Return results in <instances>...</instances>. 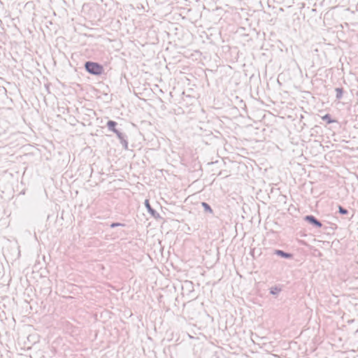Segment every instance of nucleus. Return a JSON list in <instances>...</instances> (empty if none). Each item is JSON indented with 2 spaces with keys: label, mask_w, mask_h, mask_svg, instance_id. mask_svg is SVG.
<instances>
[{
  "label": "nucleus",
  "mask_w": 358,
  "mask_h": 358,
  "mask_svg": "<svg viewBox=\"0 0 358 358\" xmlns=\"http://www.w3.org/2000/svg\"><path fill=\"white\" fill-rule=\"evenodd\" d=\"M145 206L148 211V213L155 218H159L160 217V215L155 210L152 208L150 202H149V200L146 199L145 201Z\"/></svg>",
  "instance_id": "4"
},
{
  "label": "nucleus",
  "mask_w": 358,
  "mask_h": 358,
  "mask_svg": "<svg viewBox=\"0 0 358 358\" xmlns=\"http://www.w3.org/2000/svg\"><path fill=\"white\" fill-rule=\"evenodd\" d=\"M119 138L120 143L124 150H128V141L127 140V136L125 134L122 133L120 131H117L115 133Z\"/></svg>",
  "instance_id": "3"
},
{
  "label": "nucleus",
  "mask_w": 358,
  "mask_h": 358,
  "mask_svg": "<svg viewBox=\"0 0 358 358\" xmlns=\"http://www.w3.org/2000/svg\"><path fill=\"white\" fill-rule=\"evenodd\" d=\"M335 91L336 92V97L337 99H341L343 96V90L341 87H337L335 89Z\"/></svg>",
  "instance_id": "9"
},
{
  "label": "nucleus",
  "mask_w": 358,
  "mask_h": 358,
  "mask_svg": "<svg viewBox=\"0 0 358 358\" xmlns=\"http://www.w3.org/2000/svg\"><path fill=\"white\" fill-rule=\"evenodd\" d=\"M322 119L326 121L327 124H331L336 122V120L331 119V115L328 113L322 116Z\"/></svg>",
  "instance_id": "8"
},
{
  "label": "nucleus",
  "mask_w": 358,
  "mask_h": 358,
  "mask_svg": "<svg viewBox=\"0 0 358 358\" xmlns=\"http://www.w3.org/2000/svg\"><path fill=\"white\" fill-rule=\"evenodd\" d=\"M119 226H124V224H122V223H120V222H113L110 227L111 228H115L116 227H119Z\"/></svg>",
  "instance_id": "12"
},
{
  "label": "nucleus",
  "mask_w": 358,
  "mask_h": 358,
  "mask_svg": "<svg viewBox=\"0 0 358 358\" xmlns=\"http://www.w3.org/2000/svg\"><path fill=\"white\" fill-rule=\"evenodd\" d=\"M117 123L113 120H108L106 123V126L109 131L115 133L118 129L116 128Z\"/></svg>",
  "instance_id": "6"
},
{
  "label": "nucleus",
  "mask_w": 358,
  "mask_h": 358,
  "mask_svg": "<svg viewBox=\"0 0 358 358\" xmlns=\"http://www.w3.org/2000/svg\"><path fill=\"white\" fill-rule=\"evenodd\" d=\"M281 291V289L277 286L272 287L270 289V294L272 295H277Z\"/></svg>",
  "instance_id": "10"
},
{
  "label": "nucleus",
  "mask_w": 358,
  "mask_h": 358,
  "mask_svg": "<svg viewBox=\"0 0 358 358\" xmlns=\"http://www.w3.org/2000/svg\"><path fill=\"white\" fill-rule=\"evenodd\" d=\"M338 213L341 215H347L348 213V210L343 206H338Z\"/></svg>",
  "instance_id": "11"
},
{
  "label": "nucleus",
  "mask_w": 358,
  "mask_h": 358,
  "mask_svg": "<svg viewBox=\"0 0 358 358\" xmlns=\"http://www.w3.org/2000/svg\"><path fill=\"white\" fill-rule=\"evenodd\" d=\"M274 254L285 259H291L293 257L292 253L286 252L281 250H275Z\"/></svg>",
  "instance_id": "5"
},
{
  "label": "nucleus",
  "mask_w": 358,
  "mask_h": 358,
  "mask_svg": "<svg viewBox=\"0 0 358 358\" xmlns=\"http://www.w3.org/2000/svg\"><path fill=\"white\" fill-rule=\"evenodd\" d=\"M85 69L87 72L94 76H100L103 72V67L101 64L91 61L85 63Z\"/></svg>",
  "instance_id": "1"
},
{
  "label": "nucleus",
  "mask_w": 358,
  "mask_h": 358,
  "mask_svg": "<svg viewBox=\"0 0 358 358\" xmlns=\"http://www.w3.org/2000/svg\"><path fill=\"white\" fill-rule=\"evenodd\" d=\"M304 220L312 224L315 227L321 228L322 227V222L317 220L314 215H308L304 217Z\"/></svg>",
  "instance_id": "2"
},
{
  "label": "nucleus",
  "mask_w": 358,
  "mask_h": 358,
  "mask_svg": "<svg viewBox=\"0 0 358 358\" xmlns=\"http://www.w3.org/2000/svg\"><path fill=\"white\" fill-rule=\"evenodd\" d=\"M201 206L203 208V210L206 213H209L210 214L213 213V210L210 206L206 202H201Z\"/></svg>",
  "instance_id": "7"
}]
</instances>
